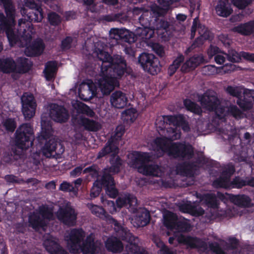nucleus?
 <instances>
[{"label": "nucleus", "instance_id": "62", "mask_svg": "<svg viewBox=\"0 0 254 254\" xmlns=\"http://www.w3.org/2000/svg\"><path fill=\"white\" fill-rule=\"evenodd\" d=\"M226 91L231 96L237 97L238 99L241 97L242 92L238 87L228 86L226 89Z\"/></svg>", "mask_w": 254, "mask_h": 254}, {"label": "nucleus", "instance_id": "16", "mask_svg": "<svg viewBox=\"0 0 254 254\" xmlns=\"http://www.w3.org/2000/svg\"><path fill=\"white\" fill-rule=\"evenodd\" d=\"M64 151V147L54 139H50L46 141L42 148L43 154L47 158L58 157Z\"/></svg>", "mask_w": 254, "mask_h": 254}, {"label": "nucleus", "instance_id": "4", "mask_svg": "<svg viewBox=\"0 0 254 254\" xmlns=\"http://www.w3.org/2000/svg\"><path fill=\"white\" fill-rule=\"evenodd\" d=\"M34 139L33 128L30 123L22 124L14 133L15 145L22 150H26L32 146Z\"/></svg>", "mask_w": 254, "mask_h": 254}, {"label": "nucleus", "instance_id": "56", "mask_svg": "<svg viewBox=\"0 0 254 254\" xmlns=\"http://www.w3.org/2000/svg\"><path fill=\"white\" fill-rule=\"evenodd\" d=\"M229 113L236 119H241L243 117V113L236 105H230L228 108Z\"/></svg>", "mask_w": 254, "mask_h": 254}, {"label": "nucleus", "instance_id": "40", "mask_svg": "<svg viewBox=\"0 0 254 254\" xmlns=\"http://www.w3.org/2000/svg\"><path fill=\"white\" fill-rule=\"evenodd\" d=\"M137 117L136 110L130 108L124 111L121 115V119L124 124H130L133 123Z\"/></svg>", "mask_w": 254, "mask_h": 254}, {"label": "nucleus", "instance_id": "42", "mask_svg": "<svg viewBox=\"0 0 254 254\" xmlns=\"http://www.w3.org/2000/svg\"><path fill=\"white\" fill-rule=\"evenodd\" d=\"M87 207L93 214L100 218L103 219H107L110 216L102 207L94 205L92 203H88Z\"/></svg>", "mask_w": 254, "mask_h": 254}, {"label": "nucleus", "instance_id": "31", "mask_svg": "<svg viewBox=\"0 0 254 254\" xmlns=\"http://www.w3.org/2000/svg\"><path fill=\"white\" fill-rule=\"evenodd\" d=\"M16 64V73L20 74L28 72L33 65V63L30 60L22 57L17 59Z\"/></svg>", "mask_w": 254, "mask_h": 254}, {"label": "nucleus", "instance_id": "28", "mask_svg": "<svg viewBox=\"0 0 254 254\" xmlns=\"http://www.w3.org/2000/svg\"><path fill=\"white\" fill-rule=\"evenodd\" d=\"M45 47V44L42 40L35 41L26 48V54L28 57L39 56L43 53Z\"/></svg>", "mask_w": 254, "mask_h": 254}, {"label": "nucleus", "instance_id": "8", "mask_svg": "<svg viewBox=\"0 0 254 254\" xmlns=\"http://www.w3.org/2000/svg\"><path fill=\"white\" fill-rule=\"evenodd\" d=\"M101 68L103 72H106V73L109 69L111 68L113 72V75L121 78L127 72V63L124 56L114 54L112 56L109 65H104L102 64Z\"/></svg>", "mask_w": 254, "mask_h": 254}, {"label": "nucleus", "instance_id": "50", "mask_svg": "<svg viewBox=\"0 0 254 254\" xmlns=\"http://www.w3.org/2000/svg\"><path fill=\"white\" fill-rule=\"evenodd\" d=\"M237 104L244 111L251 109L254 105L252 100H248L246 98L242 99L241 97L237 99Z\"/></svg>", "mask_w": 254, "mask_h": 254}, {"label": "nucleus", "instance_id": "12", "mask_svg": "<svg viewBox=\"0 0 254 254\" xmlns=\"http://www.w3.org/2000/svg\"><path fill=\"white\" fill-rule=\"evenodd\" d=\"M22 112L26 120L32 118L36 112L37 103L32 94L24 93L21 98Z\"/></svg>", "mask_w": 254, "mask_h": 254}, {"label": "nucleus", "instance_id": "57", "mask_svg": "<svg viewBox=\"0 0 254 254\" xmlns=\"http://www.w3.org/2000/svg\"><path fill=\"white\" fill-rule=\"evenodd\" d=\"M73 39L71 36H66L61 42V48L63 51H66L71 48Z\"/></svg>", "mask_w": 254, "mask_h": 254}, {"label": "nucleus", "instance_id": "38", "mask_svg": "<svg viewBox=\"0 0 254 254\" xmlns=\"http://www.w3.org/2000/svg\"><path fill=\"white\" fill-rule=\"evenodd\" d=\"M170 26V23L164 17H155L153 23L152 28L154 34L155 31L159 34L160 30L167 31Z\"/></svg>", "mask_w": 254, "mask_h": 254}, {"label": "nucleus", "instance_id": "13", "mask_svg": "<svg viewBox=\"0 0 254 254\" xmlns=\"http://www.w3.org/2000/svg\"><path fill=\"white\" fill-rule=\"evenodd\" d=\"M164 224L168 229H175L181 232H189L190 229L189 223L184 221H177V216L171 212L164 218Z\"/></svg>", "mask_w": 254, "mask_h": 254}, {"label": "nucleus", "instance_id": "36", "mask_svg": "<svg viewBox=\"0 0 254 254\" xmlns=\"http://www.w3.org/2000/svg\"><path fill=\"white\" fill-rule=\"evenodd\" d=\"M197 197L201 201H203L206 205L210 208L217 209L219 207V202L214 193H206L204 194H197Z\"/></svg>", "mask_w": 254, "mask_h": 254}, {"label": "nucleus", "instance_id": "45", "mask_svg": "<svg viewBox=\"0 0 254 254\" xmlns=\"http://www.w3.org/2000/svg\"><path fill=\"white\" fill-rule=\"evenodd\" d=\"M184 56L181 54L173 61L172 64L169 65L168 68V74L169 76H172L175 74L181 64L184 62Z\"/></svg>", "mask_w": 254, "mask_h": 254}, {"label": "nucleus", "instance_id": "37", "mask_svg": "<svg viewBox=\"0 0 254 254\" xmlns=\"http://www.w3.org/2000/svg\"><path fill=\"white\" fill-rule=\"evenodd\" d=\"M78 123L88 131H97L101 128V125L98 122L86 118L81 117Z\"/></svg>", "mask_w": 254, "mask_h": 254}, {"label": "nucleus", "instance_id": "63", "mask_svg": "<svg viewBox=\"0 0 254 254\" xmlns=\"http://www.w3.org/2000/svg\"><path fill=\"white\" fill-rule=\"evenodd\" d=\"M156 246L157 247L160 248V251L161 254H176L175 252L169 249L161 241H159V242L156 243Z\"/></svg>", "mask_w": 254, "mask_h": 254}, {"label": "nucleus", "instance_id": "29", "mask_svg": "<svg viewBox=\"0 0 254 254\" xmlns=\"http://www.w3.org/2000/svg\"><path fill=\"white\" fill-rule=\"evenodd\" d=\"M197 30L201 37H204V39H208L209 33L207 28L205 25L200 23L198 17H195L193 19L192 25L191 27V37L193 38Z\"/></svg>", "mask_w": 254, "mask_h": 254}, {"label": "nucleus", "instance_id": "32", "mask_svg": "<svg viewBox=\"0 0 254 254\" xmlns=\"http://www.w3.org/2000/svg\"><path fill=\"white\" fill-rule=\"evenodd\" d=\"M150 218L149 211L145 208H141L136 213L135 222L138 227H144L149 223Z\"/></svg>", "mask_w": 254, "mask_h": 254}, {"label": "nucleus", "instance_id": "14", "mask_svg": "<svg viewBox=\"0 0 254 254\" xmlns=\"http://www.w3.org/2000/svg\"><path fill=\"white\" fill-rule=\"evenodd\" d=\"M177 241L179 244L186 245L190 249H202L204 251L208 249L207 243L196 237L181 234L177 237Z\"/></svg>", "mask_w": 254, "mask_h": 254}, {"label": "nucleus", "instance_id": "5", "mask_svg": "<svg viewBox=\"0 0 254 254\" xmlns=\"http://www.w3.org/2000/svg\"><path fill=\"white\" fill-rule=\"evenodd\" d=\"M53 218V209L47 205H42L38 210L31 213L28 216L29 226L35 230L44 228L47 225L46 220H51Z\"/></svg>", "mask_w": 254, "mask_h": 254}, {"label": "nucleus", "instance_id": "23", "mask_svg": "<svg viewBox=\"0 0 254 254\" xmlns=\"http://www.w3.org/2000/svg\"><path fill=\"white\" fill-rule=\"evenodd\" d=\"M114 230L117 238L127 243L133 242L136 238L127 228L122 226L116 220H114Z\"/></svg>", "mask_w": 254, "mask_h": 254}, {"label": "nucleus", "instance_id": "26", "mask_svg": "<svg viewBox=\"0 0 254 254\" xmlns=\"http://www.w3.org/2000/svg\"><path fill=\"white\" fill-rule=\"evenodd\" d=\"M44 245L46 251L50 254H68L60 245L53 238H48L44 242Z\"/></svg>", "mask_w": 254, "mask_h": 254}, {"label": "nucleus", "instance_id": "51", "mask_svg": "<svg viewBox=\"0 0 254 254\" xmlns=\"http://www.w3.org/2000/svg\"><path fill=\"white\" fill-rule=\"evenodd\" d=\"M246 186H249V180L247 181L239 176L235 177L230 183V188L241 189Z\"/></svg>", "mask_w": 254, "mask_h": 254}, {"label": "nucleus", "instance_id": "44", "mask_svg": "<svg viewBox=\"0 0 254 254\" xmlns=\"http://www.w3.org/2000/svg\"><path fill=\"white\" fill-rule=\"evenodd\" d=\"M183 102L185 107L188 111L197 115H201L202 114V111L201 107L195 102L189 99H185Z\"/></svg>", "mask_w": 254, "mask_h": 254}, {"label": "nucleus", "instance_id": "19", "mask_svg": "<svg viewBox=\"0 0 254 254\" xmlns=\"http://www.w3.org/2000/svg\"><path fill=\"white\" fill-rule=\"evenodd\" d=\"M151 157L150 153L134 151L131 154L130 163L139 172L141 167L151 161Z\"/></svg>", "mask_w": 254, "mask_h": 254}, {"label": "nucleus", "instance_id": "22", "mask_svg": "<svg viewBox=\"0 0 254 254\" xmlns=\"http://www.w3.org/2000/svg\"><path fill=\"white\" fill-rule=\"evenodd\" d=\"M110 33L111 37L117 40H120L129 44L135 42L132 34L126 29H111Z\"/></svg>", "mask_w": 254, "mask_h": 254}, {"label": "nucleus", "instance_id": "39", "mask_svg": "<svg viewBox=\"0 0 254 254\" xmlns=\"http://www.w3.org/2000/svg\"><path fill=\"white\" fill-rule=\"evenodd\" d=\"M57 70V64L55 61L48 62L43 71L46 80L50 81L54 78Z\"/></svg>", "mask_w": 254, "mask_h": 254}, {"label": "nucleus", "instance_id": "9", "mask_svg": "<svg viewBox=\"0 0 254 254\" xmlns=\"http://www.w3.org/2000/svg\"><path fill=\"white\" fill-rule=\"evenodd\" d=\"M125 127L123 126H118L115 130V134L108 139L104 147L98 153L97 159H100L111 152L119 150L118 144L125 133Z\"/></svg>", "mask_w": 254, "mask_h": 254}, {"label": "nucleus", "instance_id": "64", "mask_svg": "<svg viewBox=\"0 0 254 254\" xmlns=\"http://www.w3.org/2000/svg\"><path fill=\"white\" fill-rule=\"evenodd\" d=\"M209 248L210 251L215 253V254H226L225 252L217 242L209 243Z\"/></svg>", "mask_w": 254, "mask_h": 254}, {"label": "nucleus", "instance_id": "61", "mask_svg": "<svg viewBox=\"0 0 254 254\" xmlns=\"http://www.w3.org/2000/svg\"><path fill=\"white\" fill-rule=\"evenodd\" d=\"M235 172V168L233 165H228L227 167L223 170L221 175L223 176L225 178H226L230 180L231 177Z\"/></svg>", "mask_w": 254, "mask_h": 254}, {"label": "nucleus", "instance_id": "35", "mask_svg": "<svg viewBox=\"0 0 254 254\" xmlns=\"http://www.w3.org/2000/svg\"><path fill=\"white\" fill-rule=\"evenodd\" d=\"M215 9L218 15L224 17L229 16L233 11L228 0H220Z\"/></svg>", "mask_w": 254, "mask_h": 254}, {"label": "nucleus", "instance_id": "52", "mask_svg": "<svg viewBox=\"0 0 254 254\" xmlns=\"http://www.w3.org/2000/svg\"><path fill=\"white\" fill-rule=\"evenodd\" d=\"M48 20L50 24L54 26H58L62 22L61 16L55 12H51L48 14Z\"/></svg>", "mask_w": 254, "mask_h": 254}, {"label": "nucleus", "instance_id": "10", "mask_svg": "<svg viewBox=\"0 0 254 254\" xmlns=\"http://www.w3.org/2000/svg\"><path fill=\"white\" fill-rule=\"evenodd\" d=\"M56 216L58 219L66 226H74L76 224L77 213L70 205L67 204L60 207L56 213Z\"/></svg>", "mask_w": 254, "mask_h": 254}, {"label": "nucleus", "instance_id": "2", "mask_svg": "<svg viewBox=\"0 0 254 254\" xmlns=\"http://www.w3.org/2000/svg\"><path fill=\"white\" fill-rule=\"evenodd\" d=\"M155 149L175 159H191L193 156V148L190 144L173 142L167 137H157L154 140Z\"/></svg>", "mask_w": 254, "mask_h": 254}, {"label": "nucleus", "instance_id": "24", "mask_svg": "<svg viewBox=\"0 0 254 254\" xmlns=\"http://www.w3.org/2000/svg\"><path fill=\"white\" fill-rule=\"evenodd\" d=\"M231 30L234 33L245 36H249L254 34V20L244 23H240L233 27Z\"/></svg>", "mask_w": 254, "mask_h": 254}, {"label": "nucleus", "instance_id": "1", "mask_svg": "<svg viewBox=\"0 0 254 254\" xmlns=\"http://www.w3.org/2000/svg\"><path fill=\"white\" fill-rule=\"evenodd\" d=\"M85 232L82 228H72L65 240L67 246L71 253H78L80 250L82 254H95L98 246L94 236L91 233L85 239Z\"/></svg>", "mask_w": 254, "mask_h": 254}, {"label": "nucleus", "instance_id": "6", "mask_svg": "<svg viewBox=\"0 0 254 254\" xmlns=\"http://www.w3.org/2000/svg\"><path fill=\"white\" fill-rule=\"evenodd\" d=\"M154 17L148 12H143L138 18V21L142 27L136 28L135 35L144 41L150 40L154 37L153 23Z\"/></svg>", "mask_w": 254, "mask_h": 254}, {"label": "nucleus", "instance_id": "49", "mask_svg": "<svg viewBox=\"0 0 254 254\" xmlns=\"http://www.w3.org/2000/svg\"><path fill=\"white\" fill-rule=\"evenodd\" d=\"M204 61L203 57L200 55H195L190 57L187 61V62L190 64V67L193 70L196 68Z\"/></svg>", "mask_w": 254, "mask_h": 254}, {"label": "nucleus", "instance_id": "43", "mask_svg": "<svg viewBox=\"0 0 254 254\" xmlns=\"http://www.w3.org/2000/svg\"><path fill=\"white\" fill-rule=\"evenodd\" d=\"M139 173L146 176H157L159 167L156 164L148 165L145 164L143 167L140 168Z\"/></svg>", "mask_w": 254, "mask_h": 254}, {"label": "nucleus", "instance_id": "25", "mask_svg": "<svg viewBox=\"0 0 254 254\" xmlns=\"http://www.w3.org/2000/svg\"><path fill=\"white\" fill-rule=\"evenodd\" d=\"M128 99L126 94L121 91L113 92L110 97L111 105L115 108L123 109L127 103Z\"/></svg>", "mask_w": 254, "mask_h": 254}, {"label": "nucleus", "instance_id": "47", "mask_svg": "<svg viewBox=\"0 0 254 254\" xmlns=\"http://www.w3.org/2000/svg\"><path fill=\"white\" fill-rule=\"evenodd\" d=\"M231 181L222 175L213 182V186L216 188H230Z\"/></svg>", "mask_w": 254, "mask_h": 254}, {"label": "nucleus", "instance_id": "27", "mask_svg": "<svg viewBox=\"0 0 254 254\" xmlns=\"http://www.w3.org/2000/svg\"><path fill=\"white\" fill-rule=\"evenodd\" d=\"M118 152L119 150H117V151L111 152L110 153H112L109 159L111 166L109 168L104 169L105 170H107L109 172L113 173L114 174H118L120 172L123 164V161L118 155Z\"/></svg>", "mask_w": 254, "mask_h": 254}, {"label": "nucleus", "instance_id": "41", "mask_svg": "<svg viewBox=\"0 0 254 254\" xmlns=\"http://www.w3.org/2000/svg\"><path fill=\"white\" fill-rule=\"evenodd\" d=\"M194 165L193 163L185 162L179 165L177 169L182 174L186 176H192L194 174Z\"/></svg>", "mask_w": 254, "mask_h": 254}, {"label": "nucleus", "instance_id": "18", "mask_svg": "<svg viewBox=\"0 0 254 254\" xmlns=\"http://www.w3.org/2000/svg\"><path fill=\"white\" fill-rule=\"evenodd\" d=\"M49 115L52 120L59 123H66L69 117L67 109L64 106L57 104L51 105Z\"/></svg>", "mask_w": 254, "mask_h": 254}, {"label": "nucleus", "instance_id": "15", "mask_svg": "<svg viewBox=\"0 0 254 254\" xmlns=\"http://www.w3.org/2000/svg\"><path fill=\"white\" fill-rule=\"evenodd\" d=\"M163 126L165 124L170 125H173L176 127H181L185 132L190 131V127L188 122L186 120L185 117L182 114L177 115H165L163 116L162 119L160 121Z\"/></svg>", "mask_w": 254, "mask_h": 254}, {"label": "nucleus", "instance_id": "30", "mask_svg": "<svg viewBox=\"0 0 254 254\" xmlns=\"http://www.w3.org/2000/svg\"><path fill=\"white\" fill-rule=\"evenodd\" d=\"M229 198L231 202L238 206L244 208L251 206L252 200L246 194H230Z\"/></svg>", "mask_w": 254, "mask_h": 254}, {"label": "nucleus", "instance_id": "21", "mask_svg": "<svg viewBox=\"0 0 254 254\" xmlns=\"http://www.w3.org/2000/svg\"><path fill=\"white\" fill-rule=\"evenodd\" d=\"M137 204L136 198L129 194L120 196L116 200L117 207L119 208L125 207L132 212L136 210Z\"/></svg>", "mask_w": 254, "mask_h": 254}, {"label": "nucleus", "instance_id": "33", "mask_svg": "<svg viewBox=\"0 0 254 254\" xmlns=\"http://www.w3.org/2000/svg\"><path fill=\"white\" fill-rule=\"evenodd\" d=\"M0 71L4 73H16V64L12 58L1 59Z\"/></svg>", "mask_w": 254, "mask_h": 254}, {"label": "nucleus", "instance_id": "11", "mask_svg": "<svg viewBox=\"0 0 254 254\" xmlns=\"http://www.w3.org/2000/svg\"><path fill=\"white\" fill-rule=\"evenodd\" d=\"M201 106L207 111H211L220 104L217 94L212 90L208 89L198 97Z\"/></svg>", "mask_w": 254, "mask_h": 254}, {"label": "nucleus", "instance_id": "53", "mask_svg": "<svg viewBox=\"0 0 254 254\" xmlns=\"http://www.w3.org/2000/svg\"><path fill=\"white\" fill-rule=\"evenodd\" d=\"M5 129L9 132H13L16 127V123L14 119H6L2 123Z\"/></svg>", "mask_w": 254, "mask_h": 254}, {"label": "nucleus", "instance_id": "17", "mask_svg": "<svg viewBox=\"0 0 254 254\" xmlns=\"http://www.w3.org/2000/svg\"><path fill=\"white\" fill-rule=\"evenodd\" d=\"M98 79V84L101 92L104 95H109L114 90L116 87L119 86V82L117 76L112 77L105 75Z\"/></svg>", "mask_w": 254, "mask_h": 254}, {"label": "nucleus", "instance_id": "3", "mask_svg": "<svg viewBox=\"0 0 254 254\" xmlns=\"http://www.w3.org/2000/svg\"><path fill=\"white\" fill-rule=\"evenodd\" d=\"M0 4L3 5L6 15L5 17L3 13H0V33L5 32L9 44L13 45L18 41L13 29L15 25V7L11 0H0Z\"/></svg>", "mask_w": 254, "mask_h": 254}, {"label": "nucleus", "instance_id": "20", "mask_svg": "<svg viewBox=\"0 0 254 254\" xmlns=\"http://www.w3.org/2000/svg\"><path fill=\"white\" fill-rule=\"evenodd\" d=\"M25 5L32 9L27 14L29 22H40L43 18V12L41 5L36 3L34 0H27Z\"/></svg>", "mask_w": 254, "mask_h": 254}, {"label": "nucleus", "instance_id": "55", "mask_svg": "<svg viewBox=\"0 0 254 254\" xmlns=\"http://www.w3.org/2000/svg\"><path fill=\"white\" fill-rule=\"evenodd\" d=\"M98 167L96 164H93L91 166L85 168L83 171L84 174L89 173L93 178H97L99 176Z\"/></svg>", "mask_w": 254, "mask_h": 254}, {"label": "nucleus", "instance_id": "59", "mask_svg": "<svg viewBox=\"0 0 254 254\" xmlns=\"http://www.w3.org/2000/svg\"><path fill=\"white\" fill-rule=\"evenodd\" d=\"M52 135V127L48 126L46 127H42V131L40 136L38 137L39 140H46L50 138Z\"/></svg>", "mask_w": 254, "mask_h": 254}, {"label": "nucleus", "instance_id": "60", "mask_svg": "<svg viewBox=\"0 0 254 254\" xmlns=\"http://www.w3.org/2000/svg\"><path fill=\"white\" fill-rule=\"evenodd\" d=\"M98 57L100 61H102L103 64L107 63L109 65L112 56H111L107 52L100 50L98 54Z\"/></svg>", "mask_w": 254, "mask_h": 254}, {"label": "nucleus", "instance_id": "34", "mask_svg": "<svg viewBox=\"0 0 254 254\" xmlns=\"http://www.w3.org/2000/svg\"><path fill=\"white\" fill-rule=\"evenodd\" d=\"M106 247L107 250L114 253L121 252L124 246L121 241L116 237H111L107 240Z\"/></svg>", "mask_w": 254, "mask_h": 254}, {"label": "nucleus", "instance_id": "7", "mask_svg": "<svg viewBox=\"0 0 254 254\" xmlns=\"http://www.w3.org/2000/svg\"><path fill=\"white\" fill-rule=\"evenodd\" d=\"M138 64L146 72L155 75L161 70L159 59L152 54L142 53L138 57Z\"/></svg>", "mask_w": 254, "mask_h": 254}, {"label": "nucleus", "instance_id": "58", "mask_svg": "<svg viewBox=\"0 0 254 254\" xmlns=\"http://www.w3.org/2000/svg\"><path fill=\"white\" fill-rule=\"evenodd\" d=\"M226 55L228 60L232 63H238L241 60L239 53L234 50H229L228 53Z\"/></svg>", "mask_w": 254, "mask_h": 254}, {"label": "nucleus", "instance_id": "54", "mask_svg": "<svg viewBox=\"0 0 254 254\" xmlns=\"http://www.w3.org/2000/svg\"><path fill=\"white\" fill-rule=\"evenodd\" d=\"M78 109L80 113L85 114L89 117H94L95 115V112L88 106L84 103H81L78 105Z\"/></svg>", "mask_w": 254, "mask_h": 254}, {"label": "nucleus", "instance_id": "46", "mask_svg": "<svg viewBox=\"0 0 254 254\" xmlns=\"http://www.w3.org/2000/svg\"><path fill=\"white\" fill-rule=\"evenodd\" d=\"M110 172L107 170H104L102 176L100 181L101 187L104 189L109 187V185H112L115 184L113 177L110 174Z\"/></svg>", "mask_w": 254, "mask_h": 254}, {"label": "nucleus", "instance_id": "48", "mask_svg": "<svg viewBox=\"0 0 254 254\" xmlns=\"http://www.w3.org/2000/svg\"><path fill=\"white\" fill-rule=\"evenodd\" d=\"M22 151L18 150L16 149L12 150L10 154L4 156V160L6 162L12 163L13 160H17L22 158Z\"/></svg>", "mask_w": 254, "mask_h": 254}]
</instances>
